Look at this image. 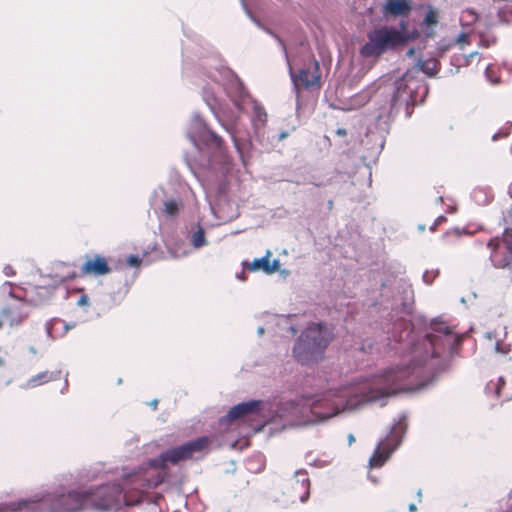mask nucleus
Wrapping results in <instances>:
<instances>
[{
  "instance_id": "nucleus-1",
  "label": "nucleus",
  "mask_w": 512,
  "mask_h": 512,
  "mask_svg": "<svg viewBox=\"0 0 512 512\" xmlns=\"http://www.w3.org/2000/svg\"><path fill=\"white\" fill-rule=\"evenodd\" d=\"M388 392L381 390L375 394H359L354 378L345 384L332 385L314 395H303L292 400H271L272 411L266 417V426L272 433L287 428H305L320 425L342 414L360 410L369 403L382 404Z\"/></svg>"
},
{
  "instance_id": "nucleus-2",
  "label": "nucleus",
  "mask_w": 512,
  "mask_h": 512,
  "mask_svg": "<svg viewBox=\"0 0 512 512\" xmlns=\"http://www.w3.org/2000/svg\"><path fill=\"white\" fill-rule=\"evenodd\" d=\"M142 470L124 467L118 482L83 489L86 507L105 512L120 509L122 506L139 505L144 492L162 482V477L155 481L149 480Z\"/></svg>"
},
{
  "instance_id": "nucleus-3",
  "label": "nucleus",
  "mask_w": 512,
  "mask_h": 512,
  "mask_svg": "<svg viewBox=\"0 0 512 512\" xmlns=\"http://www.w3.org/2000/svg\"><path fill=\"white\" fill-rule=\"evenodd\" d=\"M422 363H414L413 366H396L385 369L370 377H356L354 384L357 386L359 394H375L381 390L388 392L382 404L384 406L388 399L399 392L420 391L431 386L437 379L436 374H432L428 378L423 377V373L427 369L421 368Z\"/></svg>"
},
{
  "instance_id": "nucleus-4",
  "label": "nucleus",
  "mask_w": 512,
  "mask_h": 512,
  "mask_svg": "<svg viewBox=\"0 0 512 512\" xmlns=\"http://www.w3.org/2000/svg\"><path fill=\"white\" fill-rule=\"evenodd\" d=\"M422 87L424 93H427L428 88L425 85H420L417 80L409 73H405L402 78L394 83V87H384L382 94H385L384 103L381 104L377 115L376 122L380 135L378 137V151L383 148L384 140L383 134L388 131L389 120L391 118L393 109L402 103L414 104L417 102L414 92L416 89Z\"/></svg>"
},
{
  "instance_id": "nucleus-5",
  "label": "nucleus",
  "mask_w": 512,
  "mask_h": 512,
  "mask_svg": "<svg viewBox=\"0 0 512 512\" xmlns=\"http://www.w3.org/2000/svg\"><path fill=\"white\" fill-rule=\"evenodd\" d=\"M333 338L326 324L312 323L298 337L293 347V357L302 365L317 363Z\"/></svg>"
},
{
  "instance_id": "nucleus-6",
  "label": "nucleus",
  "mask_w": 512,
  "mask_h": 512,
  "mask_svg": "<svg viewBox=\"0 0 512 512\" xmlns=\"http://www.w3.org/2000/svg\"><path fill=\"white\" fill-rule=\"evenodd\" d=\"M367 39L360 49V54L366 58H378L407 41L405 33L392 26H382L371 30L367 34Z\"/></svg>"
},
{
  "instance_id": "nucleus-7",
  "label": "nucleus",
  "mask_w": 512,
  "mask_h": 512,
  "mask_svg": "<svg viewBox=\"0 0 512 512\" xmlns=\"http://www.w3.org/2000/svg\"><path fill=\"white\" fill-rule=\"evenodd\" d=\"M41 494L44 499L40 502V508L33 509V512H80L86 507L83 489L65 491L60 488L52 494Z\"/></svg>"
},
{
  "instance_id": "nucleus-8",
  "label": "nucleus",
  "mask_w": 512,
  "mask_h": 512,
  "mask_svg": "<svg viewBox=\"0 0 512 512\" xmlns=\"http://www.w3.org/2000/svg\"><path fill=\"white\" fill-rule=\"evenodd\" d=\"M210 444L206 436L189 441L181 446L168 449L158 457L150 459L147 465L151 468H164L168 462L176 464L179 461L197 458L203 455Z\"/></svg>"
},
{
  "instance_id": "nucleus-9",
  "label": "nucleus",
  "mask_w": 512,
  "mask_h": 512,
  "mask_svg": "<svg viewBox=\"0 0 512 512\" xmlns=\"http://www.w3.org/2000/svg\"><path fill=\"white\" fill-rule=\"evenodd\" d=\"M407 430L406 416L401 414L390 428L385 439L381 440L369 459V468L382 467L391 454L399 447Z\"/></svg>"
},
{
  "instance_id": "nucleus-10",
  "label": "nucleus",
  "mask_w": 512,
  "mask_h": 512,
  "mask_svg": "<svg viewBox=\"0 0 512 512\" xmlns=\"http://www.w3.org/2000/svg\"><path fill=\"white\" fill-rule=\"evenodd\" d=\"M223 93L229 96L228 89L214 81L203 88V99L221 126L233 136V129L226 123V120L232 119L235 115L233 111H228Z\"/></svg>"
},
{
  "instance_id": "nucleus-11",
  "label": "nucleus",
  "mask_w": 512,
  "mask_h": 512,
  "mask_svg": "<svg viewBox=\"0 0 512 512\" xmlns=\"http://www.w3.org/2000/svg\"><path fill=\"white\" fill-rule=\"evenodd\" d=\"M459 341L457 336H454L450 328L443 324L438 323L433 326V333L426 335L422 346L414 345L413 353L414 357H417L422 349H425L426 356H428V349H431L432 355H436L442 348L446 346L450 347Z\"/></svg>"
},
{
  "instance_id": "nucleus-12",
  "label": "nucleus",
  "mask_w": 512,
  "mask_h": 512,
  "mask_svg": "<svg viewBox=\"0 0 512 512\" xmlns=\"http://www.w3.org/2000/svg\"><path fill=\"white\" fill-rule=\"evenodd\" d=\"M188 136L198 149H200V144L212 149H220L222 146V139L207 127L199 114L192 116Z\"/></svg>"
},
{
  "instance_id": "nucleus-13",
  "label": "nucleus",
  "mask_w": 512,
  "mask_h": 512,
  "mask_svg": "<svg viewBox=\"0 0 512 512\" xmlns=\"http://www.w3.org/2000/svg\"><path fill=\"white\" fill-rule=\"evenodd\" d=\"M488 247L491 249L490 259L493 265L512 271V229H506L501 240L491 239Z\"/></svg>"
},
{
  "instance_id": "nucleus-14",
  "label": "nucleus",
  "mask_w": 512,
  "mask_h": 512,
  "mask_svg": "<svg viewBox=\"0 0 512 512\" xmlns=\"http://www.w3.org/2000/svg\"><path fill=\"white\" fill-rule=\"evenodd\" d=\"M271 409V399L249 400L231 407L225 418L229 421H234L243 416L253 414L262 419L264 426H266V417L271 414Z\"/></svg>"
},
{
  "instance_id": "nucleus-15",
  "label": "nucleus",
  "mask_w": 512,
  "mask_h": 512,
  "mask_svg": "<svg viewBox=\"0 0 512 512\" xmlns=\"http://www.w3.org/2000/svg\"><path fill=\"white\" fill-rule=\"evenodd\" d=\"M12 301L1 309V316L11 327L19 326L29 315L28 303L13 294H10Z\"/></svg>"
},
{
  "instance_id": "nucleus-16",
  "label": "nucleus",
  "mask_w": 512,
  "mask_h": 512,
  "mask_svg": "<svg viewBox=\"0 0 512 512\" xmlns=\"http://www.w3.org/2000/svg\"><path fill=\"white\" fill-rule=\"evenodd\" d=\"M43 499L44 495L36 493L17 500L1 501L0 512H33V509L40 508Z\"/></svg>"
},
{
  "instance_id": "nucleus-17",
  "label": "nucleus",
  "mask_w": 512,
  "mask_h": 512,
  "mask_svg": "<svg viewBox=\"0 0 512 512\" xmlns=\"http://www.w3.org/2000/svg\"><path fill=\"white\" fill-rule=\"evenodd\" d=\"M318 69L319 64L317 61H315L312 69H301L298 74H295L292 72V70H290V76L295 90H298L300 85L304 86L305 88H311L318 85L320 79Z\"/></svg>"
},
{
  "instance_id": "nucleus-18",
  "label": "nucleus",
  "mask_w": 512,
  "mask_h": 512,
  "mask_svg": "<svg viewBox=\"0 0 512 512\" xmlns=\"http://www.w3.org/2000/svg\"><path fill=\"white\" fill-rule=\"evenodd\" d=\"M83 274L102 276L110 273L106 259L101 255H95L92 259L86 260L81 268Z\"/></svg>"
},
{
  "instance_id": "nucleus-19",
  "label": "nucleus",
  "mask_w": 512,
  "mask_h": 512,
  "mask_svg": "<svg viewBox=\"0 0 512 512\" xmlns=\"http://www.w3.org/2000/svg\"><path fill=\"white\" fill-rule=\"evenodd\" d=\"M270 251H267V253L260 257L255 258L250 264H249V270L251 271H263L266 274H272L276 272L280 267V261L278 259H274L273 261L269 260L270 257Z\"/></svg>"
},
{
  "instance_id": "nucleus-20",
  "label": "nucleus",
  "mask_w": 512,
  "mask_h": 512,
  "mask_svg": "<svg viewBox=\"0 0 512 512\" xmlns=\"http://www.w3.org/2000/svg\"><path fill=\"white\" fill-rule=\"evenodd\" d=\"M410 11V2L407 0H387L383 6L384 15L405 16L408 15Z\"/></svg>"
},
{
  "instance_id": "nucleus-21",
  "label": "nucleus",
  "mask_w": 512,
  "mask_h": 512,
  "mask_svg": "<svg viewBox=\"0 0 512 512\" xmlns=\"http://www.w3.org/2000/svg\"><path fill=\"white\" fill-rule=\"evenodd\" d=\"M485 348L487 351L494 352L496 354L506 355L510 351V346L497 340L492 332H486Z\"/></svg>"
},
{
  "instance_id": "nucleus-22",
  "label": "nucleus",
  "mask_w": 512,
  "mask_h": 512,
  "mask_svg": "<svg viewBox=\"0 0 512 512\" xmlns=\"http://www.w3.org/2000/svg\"><path fill=\"white\" fill-rule=\"evenodd\" d=\"M470 43H471V41H470V33L464 29L458 35H456L451 42H449L447 44H443L441 42L440 48L442 50H448L452 46H457L459 49L463 50Z\"/></svg>"
},
{
  "instance_id": "nucleus-23",
  "label": "nucleus",
  "mask_w": 512,
  "mask_h": 512,
  "mask_svg": "<svg viewBox=\"0 0 512 512\" xmlns=\"http://www.w3.org/2000/svg\"><path fill=\"white\" fill-rule=\"evenodd\" d=\"M54 379L53 373H50L48 371L41 372L33 377H31L25 385H23V388L29 389L34 388L39 385H42L44 383H48Z\"/></svg>"
},
{
  "instance_id": "nucleus-24",
  "label": "nucleus",
  "mask_w": 512,
  "mask_h": 512,
  "mask_svg": "<svg viewBox=\"0 0 512 512\" xmlns=\"http://www.w3.org/2000/svg\"><path fill=\"white\" fill-rule=\"evenodd\" d=\"M183 208V202L180 199H167L163 204V213L168 217H175Z\"/></svg>"
},
{
  "instance_id": "nucleus-25",
  "label": "nucleus",
  "mask_w": 512,
  "mask_h": 512,
  "mask_svg": "<svg viewBox=\"0 0 512 512\" xmlns=\"http://www.w3.org/2000/svg\"><path fill=\"white\" fill-rule=\"evenodd\" d=\"M294 477L296 479V484L303 489V493L300 495L299 499L302 503H304L308 500L309 494H310L309 493V485H310L309 479L304 473H301V472H296Z\"/></svg>"
},
{
  "instance_id": "nucleus-26",
  "label": "nucleus",
  "mask_w": 512,
  "mask_h": 512,
  "mask_svg": "<svg viewBox=\"0 0 512 512\" xmlns=\"http://www.w3.org/2000/svg\"><path fill=\"white\" fill-rule=\"evenodd\" d=\"M191 243H192V246L196 249H199V248L207 245V240L205 238V232L201 226H198L197 229L191 234Z\"/></svg>"
},
{
  "instance_id": "nucleus-27",
  "label": "nucleus",
  "mask_w": 512,
  "mask_h": 512,
  "mask_svg": "<svg viewBox=\"0 0 512 512\" xmlns=\"http://www.w3.org/2000/svg\"><path fill=\"white\" fill-rule=\"evenodd\" d=\"M419 69L429 77H433L438 72V63L436 61H421L418 63Z\"/></svg>"
},
{
  "instance_id": "nucleus-28",
  "label": "nucleus",
  "mask_w": 512,
  "mask_h": 512,
  "mask_svg": "<svg viewBox=\"0 0 512 512\" xmlns=\"http://www.w3.org/2000/svg\"><path fill=\"white\" fill-rule=\"evenodd\" d=\"M504 384H505V381L502 377H498L497 380H495V381L491 380L486 385V388H485L486 393L489 395L499 396L500 390H501L502 386H504Z\"/></svg>"
},
{
  "instance_id": "nucleus-29",
  "label": "nucleus",
  "mask_w": 512,
  "mask_h": 512,
  "mask_svg": "<svg viewBox=\"0 0 512 512\" xmlns=\"http://www.w3.org/2000/svg\"><path fill=\"white\" fill-rule=\"evenodd\" d=\"M497 38L493 34L484 32L479 33V46L483 48H489L496 44Z\"/></svg>"
},
{
  "instance_id": "nucleus-30",
  "label": "nucleus",
  "mask_w": 512,
  "mask_h": 512,
  "mask_svg": "<svg viewBox=\"0 0 512 512\" xmlns=\"http://www.w3.org/2000/svg\"><path fill=\"white\" fill-rule=\"evenodd\" d=\"M478 19L477 13L473 9H466L461 13L460 21L463 26L470 25Z\"/></svg>"
},
{
  "instance_id": "nucleus-31",
  "label": "nucleus",
  "mask_w": 512,
  "mask_h": 512,
  "mask_svg": "<svg viewBox=\"0 0 512 512\" xmlns=\"http://www.w3.org/2000/svg\"><path fill=\"white\" fill-rule=\"evenodd\" d=\"M254 121L260 125H264L267 121V113L263 107L255 104L253 108Z\"/></svg>"
},
{
  "instance_id": "nucleus-32",
  "label": "nucleus",
  "mask_w": 512,
  "mask_h": 512,
  "mask_svg": "<svg viewBox=\"0 0 512 512\" xmlns=\"http://www.w3.org/2000/svg\"><path fill=\"white\" fill-rule=\"evenodd\" d=\"M168 252L172 258H182L189 254L188 250H180L177 247H169Z\"/></svg>"
},
{
  "instance_id": "nucleus-33",
  "label": "nucleus",
  "mask_w": 512,
  "mask_h": 512,
  "mask_svg": "<svg viewBox=\"0 0 512 512\" xmlns=\"http://www.w3.org/2000/svg\"><path fill=\"white\" fill-rule=\"evenodd\" d=\"M423 23L425 25H428V26L434 25V24L437 23V17H436V14H435V12L433 11L432 8H430L428 10V12H427V14H426V16H425V18L423 20Z\"/></svg>"
},
{
  "instance_id": "nucleus-34",
  "label": "nucleus",
  "mask_w": 512,
  "mask_h": 512,
  "mask_svg": "<svg viewBox=\"0 0 512 512\" xmlns=\"http://www.w3.org/2000/svg\"><path fill=\"white\" fill-rule=\"evenodd\" d=\"M498 22L499 23H510L512 22V11L508 13H506V11L504 10H499L498 11Z\"/></svg>"
},
{
  "instance_id": "nucleus-35",
  "label": "nucleus",
  "mask_w": 512,
  "mask_h": 512,
  "mask_svg": "<svg viewBox=\"0 0 512 512\" xmlns=\"http://www.w3.org/2000/svg\"><path fill=\"white\" fill-rule=\"evenodd\" d=\"M127 264L131 267H139L141 264V259L138 255L131 254L127 257Z\"/></svg>"
},
{
  "instance_id": "nucleus-36",
  "label": "nucleus",
  "mask_w": 512,
  "mask_h": 512,
  "mask_svg": "<svg viewBox=\"0 0 512 512\" xmlns=\"http://www.w3.org/2000/svg\"><path fill=\"white\" fill-rule=\"evenodd\" d=\"M485 76H486V79L490 83H492L493 85H496V84L500 83V79L498 77L492 76V74H491V66L490 65L485 70Z\"/></svg>"
},
{
  "instance_id": "nucleus-37",
  "label": "nucleus",
  "mask_w": 512,
  "mask_h": 512,
  "mask_svg": "<svg viewBox=\"0 0 512 512\" xmlns=\"http://www.w3.org/2000/svg\"><path fill=\"white\" fill-rule=\"evenodd\" d=\"M474 57H480V53L478 51H473L469 54L464 55L465 65H469Z\"/></svg>"
},
{
  "instance_id": "nucleus-38",
  "label": "nucleus",
  "mask_w": 512,
  "mask_h": 512,
  "mask_svg": "<svg viewBox=\"0 0 512 512\" xmlns=\"http://www.w3.org/2000/svg\"><path fill=\"white\" fill-rule=\"evenodd\" d=\"M3 273L5 276H8V277L15 275V271L11 265H5L3 267Z\"/></svg>"
},
{
  "instance_id": "nucleus-39",
  "label": "nucleus",
  "mask_w": 512,
  "mask_h": 512,
  "mask_svg": "<svg viewBox=\"0 0 512 512\" xmlns=\"http://www.w3.org/2000/svg\"><path fill=\"white\" fill-rule=\"evenodd\" d=\"M241 3H242V6L246 12V14L248 15V17L257 25V26H260L259 23L256 21V19L251 15L250 11L248 10L246 4H245V1L244 0H241Z\"/></svg>"
},
{
  "instance_id": "nucleus-40",
  "label": "nucleus",
  "mask_w": 512,
  "mask_h": 512,
  "mask_svg": "<svg viewBox=\"0 0 512 512\" xmlns=\"http://www.w3.org/2000/svg\"><path fill=\"white\" fill-rule=\"evenodd\" d=\"M77 304L79 306H86L89 304V301H88V297L86 295H82L79 299H78V302Z\"/></svg>"
},
{
  "instance_id": "nucleus-41",
  "label": "nucleus",
  "mask_w": 512,
  "mask_h": 512,
  "mask_svg": "<svg viewBox=\"0 0 512 512\" xmlns=\"http://www.w3.org/2000/svg\"><path fill=\"white\" fill-rule=\"evenodd\" d=\"M423 280L426 282V283H431V278H430V274L428 271H426L424 274H423Z\"/></svg>"
},
{
  "instance_id": "nucleus-42",
  "label": "nucleus",
  "mask_w": 512,
  "mask_h": 512,
  "mask_svg": "<svg viewBox=\"0 0 512 512\" xmlns=\"http://www.w3.org/2000/svg\"><path fill=\"white\" fill-rule=\"evenodd\" d=\"M444 220V217L443 216H440L437 218V220L435 221L434 225L431 226V230H434L435 229V226L438 225L440 222H442Z\"/></svg>"
},
{
  "instance_id": "nucleus-43",
  "label": "nucleus",
  "mask_w": 512,
  "mask_h": 512,
  "mask_svg": "<svg viewBox=\"0 0 512 512\" xmlns=\"http://www.w3.org/2000/svg\"><path fill=\"white\" fill-rule=\"evenodd\" d=\"M408 510H409V512H416L417 506L414 503H411L408 505Z\"/></svg>"
},
{
  "instance_id": "nucleus-44",
  "label": "nucleus",
  "mask_w": 512,
  "mask_h": 512,
  "mask_svg": "<svg viewBox=\"0 0 512 512\" xmlns=\"http://www.w3.org/2000/svg\"><path fill=\"white\" fill-rule=\"evenodd\" d=\"M337 135L343 136L346 134V130L344 128H338L336 131Z\"/></svg>"
},
{
  "instance_id": "nucleus-45",
  "label": "nucleus",
  "mask_w": 512,
  "mask_h": 512,
  "mask_svg": "<svg viewBox=\"0 0 512 512\" xmlns=\"http://www.w3.org/2000/svg\"><path fill=\"white\" fill-rule=\"evenodd\" d=\"M286 137H288V132L287 131H283L279 134V140H283L285 139Z\"/></svg>"
},
{
  "instance_id": "nucleus-46",
  "label": "nucleus",
  "mask_w": 512,
  "mask_h": 512,
  "mask_svg": "<svg viewBox=\"0 0 512 512\" xmlns=\"http://www.w3.org/2000/svg\"><path fill=\"white\" fill-rule=\"evenodd\" d=\"M354 441H355V437L353 436V434H349L348 435V443H349V445L354 443Z\"/></svg>"
},
{
  "instance_id": "nucleus-47",
  "label": "nucleus",
  "mask_w": 512,
  "mask_h": 512,
  "mask_svg": "<svg viewBox=\"0 0 512 512\" xmlns=\"http://www.w3.org/2000/svg\"><path fill=\"white\" fill-rule=\"evenodd\" d=\"M357 98H361L362 99V102L358 103L359 105H361L362 103H364V102H366L368 100V98L366 96L362 95V94L357 96Z\"/></svg>"
},
{
  "instance_id": "nucleus-48",
  "label": "nucleus",
  "mask_w": 512,
  "mask_h": 512,
  "mask_svg": "<svg viewBox=\"0 0 512 512\" xmlns=\"http://www.w3.org/2000/svg\"><path fill=\"white\" fill-rule=\"evenodd\" d=\"M257 334H258L259 336H262V335L264 334V328H263L262 326L258 327V329H257Z\"/></svg>"
},
{
  "instance_id": "nucleus-49",
  "label": "nucleus",
  "mask_w": 512,
  "mask_h": 512,
  "mask_svg": "<svg viewBox=\"0 0 512 512\" xmlns=\"http://www.w3.org/2000/svg\"><path fill=\"white\" fill-rule=\"evenodd\" d=\"M73 328V324H65L64 329L65 331H68Z\"/></svg>"
},
{
  "instance_id": "nucleus-50",
  "label": "nucleus",
  "mask_w": 512,
  "mask_h": 512,
  "mask_svg": "<svg viewBox=\"0 0 512 512\" xmlns=\"http://www.w3.org/2000/svg\"><path fill=\"white\" fill-rule=\"evenodd\" d=\"M400 26H401V28H402V30H401V31L404 33V30H405V28H406V22L401 21V22H400Z\"/></svg>"
},
{
  "instance_id": "nucleus-51",
  "label": "nucleus",
  "mask_w": 512,
  "mask_h": 512,
  "mask_svg": "<svg viewBox=\"0 0 512 512\" xmlns=\"http://www.w3.org/2000/svg\"><path fill=\"white\" fill-rule=\"evenodd\" d=\"M268 33H270L272 35V33L270 31H268ZM273 36L277 39V41L279 42V44L284 48V45L282 43V40H280L276 35L273 34Z\"/></svg>"
},
{
  "instance_id": "nucleus-52",
  "label": "nucleus",
  "mask_w": 512,
  "mask_h": 512,
  "mask_svg": "<svg viewBox=\"0 0 512 512\" xmlns=\"http://www.w3.org/2000/svg\"><path fill=\"white\" fill-rule=\"evenodd\" d=\"M157 404H158V401H157V400H152V402H151V406H152L153 408H156V407H157Z\"/></svg>"
},
{
  "instance_id": "nucleus-53",
  "label": "nucleus",
  "mask_w": 512,
  "mask_h": 512,
  "mask_svg": "<svg viewBox=\"0 0 512 512\" xmlns=\"http://www.w3.org/2000/svg\"><path fill=\"white\" fill-rule=\"evenodd\" d=\"M418 230L421 231V232L424 231L425 230V226L423 224L418 225Z\"/></svg>"
},
{
  "instance_id": "nucleus-54",
  "label": "nucleus",
  "mask_w": 512,
  "mask_h": 512,
  "mask_svg": "<svg viewBox=\"0 0 512 512\" xmlns=\"http://www.w3.org/2000/svg\"><path fill=\"white\" fill-rule=\"evenodd\" d=\"M232 102H233L234 107L238 110L239 109L238 103L235 100H232Z\"/></svg>"
},
{
  "instance_id": "nucleus-55",
  "label": "nucleus",
  "mask_w": 512,
  "mask_h": 512,
  "mask_svg": "<svg viewBox=\"0 0 512 512\" xmlns=\"http://www.w3.org/2000/svg\"><path fill=\"white\" fill-rule=\"evenodd\" d=\"M226 75H227V77L231 78V80L234 78L233 75L231 74V72H229V71L226 72Z\"/></svg>"
},
{
  "instance_id": "nucleus-56",
  "label": "nucleus",
  "mask_w": 512,
  "mask_h": 512,
  "mask_svg": "<svg viewBox=\"0 0 512 512\" xmlns=\"http://www.w3.org/2000/svg\"><path fill=\"white\" fill-rule=\"evenodd\" d=\"M368 478H369L372 482L377 483V480H376V479H374L370 474L368 475Z\"/></svg>"
},
{
  "instance_id": "nucleus-57",
  "label": "nucleus",
  "mask_w": 512,
  "mask_h": 512,
  "mask_svg": "<svg viewBox=\"0 0 512 512\" xmlns=\"http://www.w3.org/2000/svg\"><path fill=\"white\" fill-rule=\"evenodd\" d=\"M498 137H499V134H495V135H493L492 140L496 141L498 139Z\"/></svg>"
},
{
  "instance_id": "nucleus-58",
  "label": "nucleus",
  "mask_w": 512,
  "mask_h": 512,
  "mask_svg": "<svg viewBox=\"0 0 512 512\" xmlns=\"http://www.w3.org/2000/svg\"><path fill=\"white\" fill-rule=\"evenodd\" d=\"M121 383H122V379H121V378H119V379L117 380V384H118V385H120Z\"/></svg>"
},
{
  "instance_id": "nucleus-59",
  "label": "nucleus",
  "mask_w": 512,
  "mask_h": 512,
  "mask_svg": "<svg viewBox=\"0 0 512 512\" xmlns=\"http://www.w3.org/2000/svg\"><path fill=\"white\" fill-rule=\"evenodd\" d=\"M408 54H409V55H412V54H413V49H410V50L408 51Z\"/></svg>"
}]
</instances>
